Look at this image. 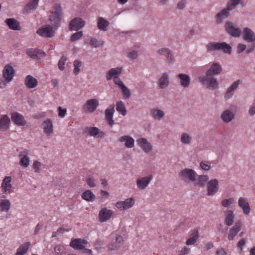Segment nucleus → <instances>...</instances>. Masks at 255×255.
Segmentation results:
<instances>
[{
  "label": "nucleus",
  "instance_id": "obj_22",
  "mask_svg": "<svg viewBox=\"0 0 255 255\" xmlns=\"http://www.w3.org/2000/svg\"><path fill=\"white\" fill-rule=\"evenodd\" d=\"M113 211L107 208L101 209L99 213V220L101 222L109 220L113 215Z\"/></svg>",
  "mask_w": 255,
  "mask_h": 255
},
{
  "label": "nucleus",
  "instance_id": "obj_43",
  "mask_svg": "<svg viewBox=\"0 0 255 255\" xmlns=\"http://www.w3.org/2000/svg\"><path fill=\"white\" fill-rule=\"evenodd\" d=\"M109 24V22L103 17H99L98 19L97 26L100 30L107 31Z\"/></svg>",
  "mask_w": 255,
  "mask_h": 255
},
{
  "label": "nucleus",
  "instance_id": "obj_23",
  "mask_svg": "<svg viewBox=\"0 0 255 255\" xmlns=\"http://www.w3.org/2000/svg\"><path fill=\"white\" fill-rule=\"evenodd\" d=\"M157 84L158 86L162 89H164L168 87L169 85V75L167 72L162 74L158 79Z\"/></svg>",
  "mask_w": 255,
  "mask_h": 255
},
{
  "label": "nucleus",
  "instance_id": "obj_13",
  "mask_svg": "<svg viewBox=\"0 0 255 255\" xmlns=\"http://www.w3.org/2000/svg\"><path fill=\"white\" fill-rule=\"evenodd\" d=\"M2 75L5 82H10L14 75V70L9 64L6 65L2 71Z\"/></svg>",
  "mask_w": 255,
  "mask_h": 255
},
{
  "label": "nucleus",
  "instance_id": "obj_10",
  "mask_svg": "<svg viewBox=\"0 0 255 255\" xmlns=\"http://www.w3.org/2000/svg\"><path fill=\"white\" fill-rule=\"evenodd\" d=\"M157 52L159 55L165 57L168 63H172L175 61L172 52L169 48H161L158 49Z\"/></svg>",
  "mask_w": 255,
  "mask_h": 255
},
{
  "label": "nucleus",
  "instance_id": "obj_11",
  "mask_svg": "<svg viewBox=\"0 0 255 255\" xmlns=\"http://www.w3.org/2000/svg\"><path fill=\"white\" fill-rule=\"evenodd\" d=\"M231 11L232 10L228 9L227 6L219 11L215 15L216 22L217 24H221L224 19L230 16Z\"/></svg>",
  "mask_w": 255,
  "mask_h": 255
},
{
  "label": "nucleus",
  "instance_id": "obj_32",
  "mask_svg": "<svg viewBox=\"0 0 255 255\" xmlns=\"http://www.w3.org/2000/svg\"><path fill=\"white\" fill-rule=\"evenodd\" d=\"M24 84L25 86L29 89H33L36 87L38 85L37 79L31 75H27L24 80Z\"/></svg>",
  "mask_w": 255,
  "mask_h": 255
},
{
  "label": "nucleus",
  "instance_id": "obj_18",
  "mask_svg": "<svg viewBox=\"0 0 255 255\" xmlns=\"http://www.w3.org/2000/svg\"><path fill=\"white\" fill-rule=\"evenodd\" d=\"M88 243L85 240L82 239H75L72 240L70 243V246L73 249L77 250H82L85 248V245Z\"/></svg>",
  "mask_w": 255,
  "mask_h": 255
},
{
  "label": "nucleus",
  "instance_id": "obj_14",
  "mask_svg": "<svg viewBox=\"0 0 255 255\" xmlns=\"http://www.w3.org/2000/svg\"><path fill=\"white\" fill-rule=\"evenodd\" d=\"M26 53L30 58L36 60L41 59L45 56L44 52L36 48L28 49Z\"/></svg>",
  "mask_w": 255,
  "mask_h": 255
},
{
  "label": "nucleus",
  "instance_id": "obj_51",
  "mask_svg": "<svg viewBox=\"0 0 255 255\" xmlns=\"http://www.w3.org/2000/svg\"><path fill=\"white\" fill-rule=\"evenodd\" d=\"M51 13L62 16V9L59 3H55L53 7V11Z\"/></svg>",
  "mask_w": 255,
  "mask_h": 255
},
{
  "label": "nucleus",
  "instance_id": "obj_38",
  "mask_svg": "<svg viewBox=\"0 0 255 255\" xmlns=\"http://www.w3.org/2000/svg\"><path fill=\"white\" fill-rule=\"evenodd\" d=\"M62 18L61 15H56L55 14H52L49 16V20L52 23V26L55 28V29H57L59 27L60 22L61 19Z\"/></svg>",
  "mask_w": 255,
  "mask_h": 255
},
{
  "label": "nucleus",
  "instance_id": "obj_63",
  "mask_svg": "<svg viewBox=\"0 0 255 255\" xmlns=\"http://www.w3.org/2000/svg\"><path fill=\"white\" fill-rule=\"evenodd\" d=\"M101 199L106 200L108 199L110 196V194L107 191L101 190L100 191Z\"/></svg>",
  "mask_w": 255,
  "mask_h": 255
},
{
  "label": "nucleus",
  "instance_id": "obj_53",
  "mask_svg": "<svg viewBox=\"0 0 255 255\" xmlns=\"http://www.w3.org/2000/svg\"><path fill=\"white\" fill-rule=\"evenodd\" d=\"M122 91V95L125 99H128L130 96L131 93L129 90L124 85L120 88Z\"/></svg>",
  "mask_w": 255,
  "mask_h": 255
},
{
  "label": "nucleus",
  "instance_id": "obj_52",
  "mask_svg": "<svg viewBox=\"0 0 255 255\" xmlns=\"http://www.w3.org/2000/svg\"><path fill=\"white\" fill-rule=\"evenodd\" d=\"M240 3H242V0H230L227 3V6L228 9L232 10Z\"/></svg>",
  "mask_w": 255,
  "mask_h": 255
},
{
  "label": "nucleus",
  "instance_id": "obj_56",
  "mask_svg": "<svg viewBox=\"0 0 255 255\" xmlns=\"http://www.w3.org/2000/svg\"><path fill=\"white\" fill-rule=\"evenodd\" d=\"M234 199L233 198H230L229 199H224L221 202V204L225 207H228L230 206L234 202Z\"/></svg>",
  "mask_w": 255,
  "mask_h": 255
},
{
  "label": "nucleus",
  "instance_id": "obj_21",
  "mask_svg": "<svg viewBox=\"0 0 255 255\" xmlns=\"http://www.w3.org/2000/svg\"><path fill=\"white\" fill-rule=\"evenodd\" d=\"M118 141L120 143L125 142V146L128 148H131L134 146V139L129 135H123L119 137Z\"/></svg>",
  "mask_w": 255,
  "mask_h": 255
},
{
  "label": "nucleus",
  "instance_id": "obj_26",
  "mask_svg": "<svg viewBox=\"0 0 255 255\" xmlns=\"http://www.w3.org/2000/svg\"><path fill=\"white\" fill-rule=\"evenodd\" d=\"M240 84V80H238L235 81L228 89L225 94L224 98L228 100L232 97L234 94V91L237 89Z\"/></svg>",
  "mask_w": 255,
  "mask_h": 255
},
{
  "label": "nucleus",
  "instance_id": "obj_50",
  "mask_svg": "<svg viewBox=\"0 0 255 255\" xmlns=\"http://www.w3.org/2000/svg\"><path fill=\"white\" fill-rule=\"evenodd\" d=\"M193 233L194 235L192 237L189 238L186 242V244L187 246L194 245L199 237L198 231L197 230H194Z\"/></svg>",
  "mask_w": 255,
  "mask_h": 255
},
{
  "label": "nucleus",
  "instance_id": "obj_34",
  "mask_svg": "<svg viewBox=\"0 0 255 255\" xmlns=\"http://www.w3.org/2000/svg\"><path fill=\"white\" fill-rule=\"evenodd\" d=\"M241 223L239 221L235 223L234 226H233L229 231V234L228 235V239L229 240H233L234 237L237 235L238 232L241 229Z\"/></svg>",
  "mask_w": 255,
  "mask_h": 255
},
{
  "label": "nucleus",
  "instance_id": "obj_39",
  "mask_svg": "<svg viewBox=\"0 0 255 255\" xmlns=\"http://www.w3.org/2000/svg\"><path fill=\"white\" fill-rule=\"evenodd\" d=\"M193 141L192 136L188 132H183L181 134L180 141L184 145H190Z\"/></svg>",
  "mask_w": 255,
  "mask_h": 255
},
{
  "label": "nucleus",
  "instance_id": "obj_42",
  "mask_svg": "<svg viewBox=\"0 0 255 255\" xmlns=\"http://www.w3.org/2000/svg\"><path fill=\"white\" fill-rule=\"evenodd\" d=\"M31 245L29 242H27L21 245L17 250V252L15 255H24L25 254Z\"/></svg>",
  "mask_w": 255,
  "mask_h": 255
},
{
  "label": "nucleus",
  "instance_id": "obj_47",
  "mask_svg": "<svg viewBox=\"0 0 255 255\" xmlns=\"http://www.w3.org/2000/svg\"><path fill=\"white\" fill-rule=\"evenodd\" d=\"M220 50H222L225 53L230 54L232 51V47L225 42H220L219 51Z\"/></svg>",
  "mask_w": 255,
  "mask_h": 255
},
{
  "label": "nucleus",
  "instance_id": "obj_2",
  "mask_svg": "<svg viewBox=\"0 0 255 255\" xmlns=\"http://www.w3.org/2000/svg\"><path fill=\"white\" fill-rule=\"evenodd\" d=\"M196 176V172L189 168L182 170L179 174V176L182 180L188 182H195Z\"/></svg>",
  "mask_w": 255,
  "mask_h": 255
},
{
  "label": "nucleus",
  "instance_id": "obj_9",
  "mask_svg": "<svg viewBox=\"0 0 255 255\" xmlns=\"http://www.w3.org/2000/svg\"><path fill=\"white\" fill-rule=\"evenodd\" d=\"M207 195L209 196L214 195L219 189L218 180L216 179H211L207 184Z\"/></svg>",
  "mask_w": 255,
  "mask_h": 255
},
{
  "label": "nucleus",
  "instance_id": "obj_37",
  "mask_svg": "<svg viewBox=\"0 0 255 255\" xmlns=\"http://www.w3.org/2000/svg\"><path fill=\"white\" fill-rule=\"evenodd\" d=\"M39 0H30L25 6L24 10L26 13L31 12L38 6Z\"/></svg>",
  "mask_w": 255,
  "mask_h": 255
},
{
  "label": "nucleus",
  "instance_id": "obj_45",
  "mask_svg": "<svg viewBox=\"0 0 255 255\" xmlns=\"http://www.w3.org/2000/svg\"><path fill=\"white\" fill-rule=\"evenodd\" d=\"M225 223L227 226H231L234 221V215L232 210H229L226 212Z\"/></svg>",
  "mask_w": 255,
  "mask_h": 255
},
{
  "label": "nucleus",
  "instance_id": "obj_64",
  "mask_svg": "<svg viewBox=\"0 0 255 255\" xmlns=\"http://www.w3.org/2000/svg\"><path fill=\"white\" fill-rule=\"evenodd\" d=\"M249 114L251 116L255 115V101L254 102L253 104L250 107L249 110Z\"/></svg>",
  "mask_w": 255,
  "mask_h": 255
},
{
  "label": "nucleus",
  "instance_id": "obj_8",
  "mask_svg": "<svg viewBox=\"0 0 255 255\" xmlns=\"http://www.w3.org/2000/svg\"><path fill=\"white\" fill-rule=\"evenodd\" d=\"M134 202V199L131 197L126 199L124 201L117 202L115 204V207L121 211L126 210L131 208Z\"/></svg>",
  "mask_w": 255,
  "mask_h": 255
},
{
  "label": "nucleus",
  "instance_id": "obj_25",
  "mask_svg": "<svg viewBox=\"0 0 255 255\" xmlns=\"http://www.w3.org/2000/svg\"><path fill=\"white\" fill-rule=\"evenodd\" d=\"M11 178L10 176H5L2 180L1 187L4 193H10L12 192V185L10 182Z\"/></svg>",
  "mask_w": 255,
  "mask_h": 255
},
{
  "label": "nucleus",
  "instance_id": "obj_3",
  "mask_svg": "<svg viewBox=\"0 0 255 255\" xmlns=\"http://www.w3.org/2000/svg\"><path fill=\"white\" fill-rule=\"evenodd\" d=\"M226 31L233 37H240L242 35V29L235 26L231 21H227L225 24Z\"/></svg>",
  "mask_w": 255,
  "mask_h": 255
},
{
  "label": "nucleus",
  "instance_id": "obj_29",
  "mask_svg": "<svg viewBox=\"0 0 255 255\" xmlns=\"http://www.w3.org/2000/svg\"><path fill=\"white\" fill-rule=\"evenodd\" d=\"M220 118L224 123H229L234 119L235 115L231 110H225L222 113Z\"/></svg>",
  "mask_w": 255,
  "mask_h": 255
},
{
  "label": "nucleus",
  "instance_id": "obj_54",
  "mask_svg": "<svg viewBox=\"0 0 255 255\" xmlns=\"http://www.w3.org/2000/svg\"><path fill=\"white\" fill-rule=\"evenodd\" d=\"M82 63L78 60H75L74 61V69L73 72L75 75H77L80 72V67L81 66Z\"/></svg>",
  "mask_w": 255,
  "mask_h": 255
},
{
  "label": "nucleus",
  "instance_id": "obj_15",
  "mask_svg": "<svg viewBox=\"0 0 255 255\" xmlns=\"http://www.w3.org/2000/svg\"><path fill=\"white\" fill-rule=\"evenodd\" d=\"M138 145L145 153H149L152 150V146L145 138H140L136 140Z\"/></svg>",
  "mask_w": 255,
  "mask_h": 255
},
{
  "label": "nucleus",
  "instance_id": "obj_31",
  "mask_svg": "<svg viewBox=\"0 0 255 255\" xmlns=\"http://www.w3.org/2000/svg\"><path fill=\"white\" fill-rule=\"evenodd\" d=\"M85 132H88L89 134L91 136L96 137L97 136L98 137L102 138L104 136V132L102 131L96 127H87L85 128Z\"/></svg>",
  "mask_w": 255,
  "mask_h": 255
},
{
  "label": "nucleus",
  "instance_id": "obj_49",
  "mask_svg": "<svg viewBox=\"0 0 255 255\" xmlns=\"http://www.w3.org/2000/svg\"><path fill=\"white\" fill-rule=\"evenodd\" d=\"M219 43L220 42H209L206 45V47L209 51H219Z\"/></svg>",
  "mask_w": 255,
  "mask_h": 255
},
{
  "label": "nucleus",
  "instance_id": "obj_61",
  "mask_svg": "<svg viewBox=\"0 0 255 255\" xmlns=\"http://www.w3.org/2000/svg\"><path fill=\"white\" fill-rule=\"evenodd\" d=\"M114 83L119 86V88H121L125 84L120 79V78L118 76H115L113 79Z\"/></svg>",
  "mask_w": 255,
  "mask_h": 255
},
{
  "label": "nucleus",
  "instance_id": "obj_40",
  "mask_svg": "<svg viewBox=\"0 0 255 255\" xmlns=\"http://www.w3.org/2000/svg\"><path fill=\"white\" fill-rule=\"evenodd\" d=\"M122 68L121 67H117L116 68L111 69L107 73L106 77L107 80H110L115 76L121 74Z\"/></svg>",
  "mask_w": 255,
  "mask_h": 255
},
{
  "label": "nucleus",
  "instance_id": "obj_19",
  "mask_svg": "<svg viewBox=\"0 0 255 255\" xmlns=\"http://www.w3.org/2000/svg\"><path fill=\"white\" fill-rule=\"evenodd\" d=\"M222 69V67L220 63L213 62L209 69L206 72V74H209L212 76L218 75L221 73Z\"/></svg>",
  "mask_w": 255,
  "mask_h": 255
},
{
  "label": "nucleus",
  "instance_id": "obj_57",
  "mask_svg": "<svg viewBox=\"0 0 255 255\" xmlns=\"http://www.w3.org/2000/svg\"><path fill=\"white\" fill-rule=\"evenodd\" d=\"M83 35L82 31H78L74 33L71 37V41H75L80 39Z\"/></svg>",
  "mask_w": 255,
  "mask_h": 255
},
{
  "label": "nucleus",
  "instance_id": "obj_6",
  "mask_svg": "<svg viewBox=\"0 0 255 255\" xmlns=\"http://www.w3.org/2000/svg\"><path fill=\"white\" fill-rule=\"evenodd\" d=\"M243 39L247 43L255 42V33L251 28L246 27L242 31Z\"/></svg>",
  "mask_w": 255,
  "mask_h": 255
},
{
  "label": "nucleus",
  "instance_id": "obj_59",
  "mask_svg": "<svg viewBox=\"0 0 255 255\" xmlns=\"http://www.w3.org/2000/svg\"><path fill=\"white\" fill-rule=\"evenodd\" d=\"M54 250L56 254L60 255L64 253V248L62 245H57L54 247Z\"/></svg>",
  "mask_w": 255,
  "mask_h": 255
},
{
  "label": "nucleus",
  "instance_id": "obj_20",
  "mask_svg": "<svg viewBox=\"0 0 255 255\" xmlns=\"http://www.w3.org/2000/svg\"><path fill=\"white\" fill-rule=\"evenodd\" d=\"M28 154L29 151L27 149L23 150L19 154V156L21 157L19 161V165L23 168H26L29 165L30 158L28 156Z\"/></svg>",
  "mask_w": 255,
  "mask_h": 255
},
{
  "label": "nucleus",
  "instance_id": "obj_28",
  "mask_svg": "<svg viewBox=\"0 0 255 255\" xmlns=\"http://www.w3.org/2000/svg\"><path fill=\"white\" fill-rule=\"evenodd\" d=\"M177 77L180 80V84L183 88H187L190 84V77L186 74L179 73L177 75Z\"/></svg>",
  "mask_w": 255,
  "mask_h": 255
},
{
  "label": "nucleus",
  "instance_id": "obj_58",
  "mask_svg": "<svg viewBox=\"0 0 255 255\" xmlns=\"http://www.w3.org/2000/svg\"><path fill=\"white\" fill-rule=\"evenodd\" d=\"M138 54L136 51L132 50L128 52L127 54V57L130 60L136 59L138 57Z\"/></svg>",
  "mask_w": 255,
  "mask_h": 255
},
{
  "label": "nucleus",
  "instance_id": "obj_12",
  "mask_svg": "<svg viewBox=\"0 0 255 255\" xmlns=\"http://www.w3.org/2000/svg\"><path fill=\"white\" fill-rule=\"evenodd\" d=\"M115 107L114 104H112L106 109L105 112V119L111 127H112L115 124V122L113 120V115L115 112Z\"/></svg>",
  "mask_w": 255,
  "mask_h": 255
},
{
  "label": "nucleus",
  "instance_id": "obj_46",
  "mask_svg": "<svg viewBox=\"0 0 255 255\" xmlns=\"http://www.w3.org/2000/svg\"><path fill=\"white\" fill-rule=\"evenodd\" d=\"M116 110L118 112H119L124 116L127 115V110L125 108L124 103L122 101H120L117 102Z\"/></svg>",
  "mask_w": 255,
  "mask_h": 255
},
{
  "label": "nucleus",
  "instance_id": "obj_48",
  "mask_svg": "<svg viewBox=\"0 0 255 255\" xmlns=\"http://www.w3.org/2000/svg\"><path fill=\"white\" fill-rule=\"evenodd\" d=\"M10 202L8 200H1L0 202V208L1 211L7 212L10 209Z\"/></svg>",
  "mask_w": 255,
  "mask_h": 255
},
{
  "label": "nucleus",
  "instance_id": "obj_24",
  "mask_svg": "<svg viewBox=\"0 0 255 255\" xmlns=\"http://www.w3.org/2000/svg\"><path fill=\"white\" fill-rule=\"evenodd\" d=\"M239 206L243 210L245 215H248L250 212V207L248 200L245 197H240L238 200Z\"/></svg>",
  "mask_w": 255,
  "mask_h": 255
},
{
  "label": "nucleus",
  "instance_id": "obj_27",
  "mask_svg": "<svg viewBox=\"0 0 255 255\" xmlns=\"http://www.w3.org/2000/svg\"><path fill=\"white\" fill-rule=\"evenodd\" d=\"M11 119L12 121L17 126H24L26 125V122L23 116L18 113H12Z\"/></svg>",
  "mask_w": 255,
  "mask_h": 255
},
{
  "label": "nucleus",
  "instance_id": "obj_17",
  "mask_svg": "<svg viewBox=\"0 0 255 255\" xmlns=\"http://www.w3.org/2000/svg\"><path fill=\"white\" fill-rule=\"evenodd\" d=\"M124 243L123 238L121 235H117L115 240L112 241L108 245L109 250H116L120 248Z\"/></svg>",
  "mask_w": 255,
  "mask_h": 255
},
{
  "label": "nucleus",
  "instance_id": "obj_41",
  "mask_svg": "<svg viewBox=\"0 0 255 255\" xmlns=\"http://www.w3.org/2000/svg\"><path fill=\"white\" fill-rule=\"evenodd\" d=\"M197 178L196 179V181L194 183L195 186H198L200 187H204L207 181L209 179V177L207 175H197Z\"/></svg>",
  "mask_w": 255,
  "mask_h": 255
},
{
  "label": "nucleus",
  "instance_id": "obj_36",
  "mask_svg": "<svg viewBox=\"0 0 255 255\" xmlns=\"http://www.w3.org/2000/svg\"><path fill=\"white\" fill-rule=\"evenodd\" d=\"M10 119L8 116L4 115L0 119V130L5 131L9 128Z\"/></svg>",
  "mask_w": 255,
  "mask_h": 255
},
{
  "label": "nucleus",
  "instance_id": "obj_33",
  "mask_svg": "<svg viewBox=\"0 0 255 255\" xmlns=\"http://www.w3.org/2000/svg\"><path fill=\"white\" fill-rule=\"evenodd\" d=\"M5 22L10 29L14 30H20L21 29L19 22L14 18H7Z\"/></svg>",
  "mask_w": 255,
  "mask_h": 255
},
{
  "label": "nucleus",
  "instance_id": "obj_55",
  "mask_svg": "<svg viewBox=\"0 0 255 255\" xmlns=\"http://www.w3.org/2000/svg\"><path fill=\"white\" fill-rule=\"evenodd\" d=\"M66 60V57L63 55L58 63V68L61 71H63L65 69L64 65Z\"/></svg>",
  "mask_w": 255,
  "mask_h": 255
},
{
  "label": "nucleus",
  "instance_id": "obj_30",
  "mask_svg": "<svg viewBox=\"0 0 255 255\" xmlns=\"http://www.w3.org/2000/svg\"><path fill=\"white\" fill-rule=\"evenodd\" d=\"M42 126L43 129V132L47 135H50L53 132V126L52 121L47 119L44 121L42 124Z\"/></svg>",
  "mask_w": 255,
  "mask_h": 255
},
{
  "label": "nucleus",
  "instance_id": "obj_1",
  "mask_svg": "<svg viewBox=\"0 0 255 255\" xmlns=\"http://www.w3.org/2000/svg\"><path fill=\"white\" fill-rule=\"evenodd\" d=\"M199 82L207 89L215 90L219 87V82L214 76L205 73L204 76L198 77Z\"/></svg>",
  "mask_w": 255,
  "mask_h": 255
},
{
  "label": "nucleus",
  "instance_id": "obj_4",
  "mask_svg": "<svg viewBox=\"0 0 255 255\" xmlns=\"http://www.w3.org/2000/svg\"><path fill=\"white\" fill-rule=\"evenodd\" d=\"M99 103L97 99H91L88 100L83 106L82 109L84 112L93 113L99 106Z\"/></svg>",
  "mask_w": 255,
  "mask_h": 255
},
{
  "label": "nucleus",
  "instance_id": "obj_62",
  "mask_svg": "<svg viewBox=\"0 0 255 255\" xmlns=\"http://www.w3.org/2000/svg\"><path fill=\"white\" fill-rule=\"evenodd\" d=\"M201 168L204 170L208 171L210 169V165L206 161H201L200 163Z\"/></svg>",
  "mask_w": 255,
  "mask_h": 255
},
{
  "label": "nucleus",
  "instance_id": "obj_60",
  "mask_svg": "<svg viewBox=\"0 0 255 255\" xmlns=\"http://www.w3.org/2000/svg\"><path fill=\"white\" fill-rule=\"evenodd\" d=\"M41 166V163L38 161H34L33 164V169L36 173H39L40 172V168Z\"/></svg>",
  "mask_w": 255,
  "mask_h": 255
},
{
  "label": "nucleus",
  "instance_id": "obj_5",
  "mask_svg": "<svg viewBox=\"0 0 255 255\" xmlns=\"http://www.w3.org/2000/svg\"><path fill=\"white\" fill-rule=\"evenodd\" d=\"M56 29L50 25H46L37 29L36 33L44 37L51 38L54 36Z\"/></svg>",
  "mask_w": 255,
  "mask_h": 255
},
{
  "label": "nucleus",
  "instance_id": "obj_44",
  "mask_svg": "<svg viewBox=\"0 0 255 255\" xmlns=\"http://www.w3.org/2000/svg\"><path fill=\"white\" fill-rule=\"evenodd\" d=\"M82 198L86 201L93 202L95 200L96 196L91 190H87L82 194Z\"/></svg>",
  "mask_w": 255,
  "mask_h": 255
},
{
  "label": "nucleus",
  "instance_id": "obj_16",
  "mask_svg": "<svg viewBox=\"0 0 255 255\" xmlns=\"http://www.w3.org/2000/svg\"><path fill=\"white\" fill-rule=\"evenodd\" d=\"M85 25V22L82 18L76 17L72 19L69 24L70 30H78L82 28Z\"/></svg>",
  "mask_w": 255,
  "mask_h": 255
},
{
  "label": "nucleus",
  "instance_id": "obj_7",
  "mask_svg": "<svg viewBox=\"0 0 255 255\" xmlns=\"http://www.w3.org/2000/svg\"><path fill=\"white\" fill-rule=\"evenodd\" d=\"M152 179L153 175L152 174L138 178L136 180L137 188L139 190L145 189L148 186Z\"/></svg>",
  "mask_w": 255,
  "mask_h": 255
},
{
  "label": "nucleus",
  "instance_id": "obj_35",
  "mask_svg": "<svg viewBox=\"0 0 255 255\" xmlns=\"http://www.w3.org/2000/svg\"><path fill=\"white\" fill-rule=\"evenodd\" d=\"M150 115L154 120L160 121L164 117L165 113L163 111L159 109L154 108L151 110Z\"/></svg>",
  "mask_w": 255,
  "mask_h": 255
}]
</instances>
